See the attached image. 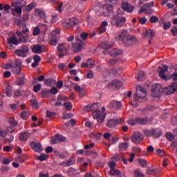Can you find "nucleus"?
<instances>
[{"instance_id": "f257e3e1", "label": "nucleus", "mask_w": 177, "mask_h": 177, "mask_svg": "<svg viewBox=\"0 0 177 177\" xmlns=\"http://www.w3.org/2000/svg\"><path fill=\"white\" fill-rule=\"evenodd\" d=\"M115 38L116 41H122L126 46H131V45L138 42V39L135 36L128 34L125 30H122L118 33Z\"/></svg>"}, {"instance_id": "f03ea898", "label": "nucleus", "mask_w": 177, "mask_h": 177, "mask_svg": "<svg viewBox=\"0 0 177 177\" xmlns=\"http://www.w3.org/2000/svg\"><path fill=\"white\" fill-rule=\"evenodd\" d=\"M123 15L124 12L118 10L116 15L111 17L110 23L113 27H117L118 28L124 27V25L127 23V17H123Z\"/></svg>"}, {"instance_id": "7ed1b4c3", "label": "nucleus", "mask_w": 177, "mask_h": 177, "mask_svg": "<svg viewBox=\"0 0 177 177\" xmlns=\"http://www.w3.org/2000/svg\"><path fill=\"white\" fill-rule=\"evenodd\" d=\"M79 24L80 21H78V19L73 17L68 21L62 22V26L63 28L73 30L74 27H76Z\"/></svg>"}, {"instance_id": "20e7f679", "label": "nucleus", "mask_w": 177, "mask_h": 177, "mask_svg": "<svg viewBox=\"0 0 177 177\" xmlns=\"http://www.w3.org/2000/svg\"><path fill=\"white\" fill-rule=\"evenodd\" d=\"M146 90L141 86H138L136 87V94H134L133 97L137 100V102H140V99L146 97Z\"/></svg>"}, {"instance_id": "39448f33", "label": "nucleus", "mask_w": 177, "mask_h": 177, "mask_svg": "<svg viewBox=\"0 0 177 177\" xmlns=\"http://www.w3.org/2000/svg\"><path fill=\"white\" fill-rule=\"evenodd\" d=\"M28 52H30V49L28 48V46L26 45L21 46L19 49L15 50V53L18 57H27Z\"/></svg>"}, {"instance_id": "423d86ee", "label": "nucleus", "mask_w": 177, "mask_h": 177, "mask_svg": "<svg viewBox=\"0 0 177 177\" xmlns=\"http://www.w3.org/2000/svg\"><path fill=\"white\" fill-rule=\"evenodd\" d=\"M85 45V41L79 39L76 43L72 44V51L75 53H80L84 49Z\"/></svg>"}, {"instance_id": "0eeeda50", "label": "nucleus", "mask_w": 177, "mask_h": 177, "mask_svg": "<svg viewBox=\"0 0 177 177\" xmlns=\"http://www.w3.org/2000/svg\"><path fill=\"white\" fill-rule=\"evenodd\" d=\"M109 165L110 167V170L109 172V175L111 176H114L115 175L118 177H122L121 176V171L120 170L115 169V162L114 161H111L109 163Z\"/></svg>"}, {"instance_id": "6e6552de", "label": "nucleus", "mask_w": 177, "mask_h": 177, "mask_svg": "<svg viewBox=\"0 0 177 177\" xmlns=\"http://www.w3.org/2000/svg\"><path fill=\"white\" fill-rule=\"evenodd\" d=\"M165 91V89L162 88V86L160 84H156L151 87V93L153 96H158L160 93Z\"/></svg>"}, {"instance_id": "1a4fd4ad", "label": "nucleus", "mask_w": 177, "mask_h": 177, "mask_svg": "<svg viewBox=\"0 0 177 177\" xmlns=\"http://www.w3.org/2000/svg\"><path fill=\"white\" fill-rule=\"evenodd\" d=\"M27 21H28V15H24L17 19V26L20 28H26Z\"/></svg>"}, {"instance_id": "9d476101", "label": "nucleus", "mask_w": 177, "mask_h": 177, "mask_svg": "<svg viewBox=\"0 0 177 177\" xmlns=\"http://www.w3.org/2000/svg\"><path fill=\"white\" fill-rule=\"evenodd\" d=\"M118 124H124V119H111L107 122L106 125L108 128H114L115 127H117Z\"/></svg>"}, {"instance_id": "9b49d317", "label": "nucleus", "mask_w": 177, "mask_h": 177, "mask_svg": "<svg viewBox=\"0 0 177 177\" xmlns=\"http://www.w3.org/2000/svg\"><path fill=\"white\" fill-rule=\"evenodd\" d=\"M11 71L13 74H17L19 75L21 73V62L16 61L11 68Z\"/></svg>"}, {"instance_id": "f8f14e48", "label": "nucleus", "mask_w": 177, "mask_h": 177, "mask_svg": "<svg viewBox=\"0 0 177 177\" xmlns=\"http://www.w3.org/2000/svg\"><path fill=\"white\" fill-rule=\"evenodd\" d=\"M19 44L20 42H19L17 38L15 36H12L8 39L7 48H9V49H15L13 45L17 46V45Z\"/></svg>"}, {"instance_id": "ddd939ff", "label": "nucleus", "mask_w": 177, "mask_h": 177, "mask_svg": "<svg viewBox=\"0 0 177 177\" xmlns=\"http://www.w3.org/2000/svg\"><path fill=\"white\" fill-rule=\"evenodd\" d=\"M114 11H113V6L108 4L103 8V15L104 17H110L113 16Z\"/></svg>"}, {"instance_id": "4468645a", "label": "nucleus", "mask_w": 177, "mask_h": 177, "mask_svg": "<svg viewBox=\"0 0 177 177\" xmlns=\"http://www.w3.org/2000/svg\"><path fill=\"white\" fill-rule=\"evenodd\" d=\"M177 91V82L172 83L170 86L165 88V92L166 95H172Z\"/></svg>"}, {"instance_id": "2eb2a0df", "label": "nucleus", "mask_w": 177, "mask_h": 177, "mask_svg": "<svg viewBox=\"0 0 177 177\" xmlns=\"http://www.w3.org/2000/svg\"><path fill=\"white\" fill-rule=\"evenodd\" d=\"M158 71L159 77L162 78V80H164V81H167V80H168V77L166 76L165 73L168 71V66L163 65L162 67L159 66Z\"/></svg>"}, {"instance_id": "dca6fc26", "label": "nucleus", "mask_w": 177, "mask_h": 177, "mask_svg": "<svg viewBox=\"0 0 177 177\" xmlns=\"http://www.w3.org/2000/svg\"><path fill=\"white\" fill-rule=\"evenodd\" d=\"M66 140V137L62 136L60 134L55 135L52 137L50 143L51 145H56L57 143H60L62 142H64Z\"/></svg>"}, {"instance_id": "f3484780", "label": "nucleus", "mask_w": 177, "mask_h": 177, "mask_svg": "<svg viewBox=\"0 0 177 177\" xmlns=\"http://www.w3.org/2000/svg\"><path fill=\"white\" fill-rule=\"evenodd\" d=\"M132 142L136 143V145H140V142L143 140V135L140 133H134L131 138Z\"/></svg>"}, {"instance_id": "a211bd4d", "label": "nucleus", "mask_w": 177, "mask_h": 177, "mask_svg": "<svg viewBox=\"0 0 177 177\" xmlns=\"http://www.w3.org/2000/svg\"><path fill=\"white\" fill-rule=\"evenodd\" d=\"M154 35H156V32L154 30L151 29L146 30L144 33H142V36L146 38V37H148V41L149 42H151L153 41V38H154Z\"/></svg>"}, {"instance_id": "6ab92c4d", "label": "nucleus", "mask_w": 177, "mask_h": 177, "mask_svg": "<svg viewBox=\"0 0 177 177\" xmlns=\"http://www.w3.org/2000/svg\"><path fill=\"white\" fill-rule=\"evenodd\" d=\"M122 86V82L118 80H113L111 83L108 84V87L109 89H113V88H115V89H120Z\"/></svg>"}, {"instance_id": "aec40b11", "label": "nucleus", "mask_w": 177, "mask_h": 177, "mask_svg": "<svg viewBox=\"0 0 177 177\" xmlns=\"http://www.w3.org/2000/svg\"><path fill=\"white\" fill-rule=\"evenodd\" d=\"M59 57H64L67 55V48L64 46V44H59L57 45Z\"/></svg>"}, {"instance_id": "412c9836", "label": "nucleus", "mask_w": 177, "mask_h": 177, "mask_svg": "<svg viewBox=\"0 0 177 177\" xmlns=\"http://www.w3.org/2000/svg\"><path fill=\"white\" fill-rule=\"evenodd\" d=\"M74 90L78 92L80 97H84L86 95V90L84 87L76 85L74 86Z\"/></svg>"}, {"instance_id": "4be33fe9", "label": "nucleus", "mask_w": 177, "mask_h": 177, "mask_svg": "<svg viewBox=\"0 0 177 177\" xmlns=\"http://www.w3.org/2000/svg\"><path fill=\"white\" fill-rule=\"evenodd\" d=\"M30 146L34 150V151H37V153H41L42 151V145H41V142H31Z\"/></svg>"}, {"instance_id": "5701e85b", "label": "nucleus", "mask_w": 177, "mask_h": 177, "mask_svg": "<svg viewBox=\"0 0 177 177\" xmlns=\"http://www.w3.org/2000/svg\"><path fill=\"white\" fill-rule=\"evenodd\" d=\"M75 157H71L69 160L61 162L60 165L62 167H71V165L75 164Z\"/></svg>"}, {"instance_id": "b1692460", "label": "nucleus", "mask_w": 177, "mask_h": 177, "mask_svg": "<svg viewBox=\"0 0 177 177\" xmlns=\"http://www.w3.org/2000/svg\"><path fill=\"white\" fill-rule=\"evenodd\" d=\"M12 6H14V8H24L26 6V1L14 0L12 3Z\"/></svg>"}, {"instance_id": "393cba45", "label": "nucleus", "mask_w": 177, "mask_h": 177, "mask_svg": "<svg viewBox=\"0 0 177 177\" xmlns=\"http://www.w3.org/2000/svg\"><path fill=\"white\" fill-rule=\"evenodd\" d=\"M122 8L125 12H128V13H132V11L135 10L133 6L127 2L122 4Z\"/></svg>"}, {"instance_id": "a878e982", "label": "nucleus", "mask_w": 177, "mask_h": 177, "mask_svg": "<svg viewBox=\"0 0 177 177\" xmlns=\"http://www.w3.org/2000/svg\"><path fill=\"white\" fill-rule=\"evenodd\" d=\"M123 51L122 49H118V48H113V50H110L109 52V55L110 56H120V55H122Z\"/></svg>"}, {"instance_id": "bb28decb", "label": "nucleus", "mask_w": 177, "mask_h": 177, "mask_svg": "<svg viewBox=\"0 0 177 177\" xmlns=\"http://www.w3.org/2000/svg\"><path fill=\"white\" fill-rule=\"evenodd\" d=\"M30 136H31V133L29 132H23L19 136V140L21 142H26V140H28Z\"/></svg>"}, {"instance_id": "cd10ccee", "label": "nucleus", "mask_w": 177, "mask_h": 177, "mask_svg": "<svg viewBox=\"0 0 177 177\" xmlns=\"http://www.w3.org/2000/svg\"><path fill=\"white\" fill-rule=\"evenodd\" d=\"M122 104L118 101H112L109 104V109H120Z\"/></svg>"}, {"instance_id": "c85d7f7f", "label": "nucleus", "mask_w": 177, "mask_h": 177, "mask_svg": "<svg viewBox=\"0 0 177 177\" xmlns=\"http://www.w3.org/2000/svg\"><path fill=\"white\" fill-rule=\"evenodd\" d=\"M16 34L19 37L18 42H27V36H26V35L23 34V32L20 31H17Z\"/></svg>"}, {"instance_id": "c756f323", "label": "nucleus", "mask_w": 177, "mask_h": 177, "mask_svg": "<svg viewBox=\"0 0 177 177\" xmlns=\"http://www.w3.org/2000/svg\"><path fill=\"white\" fill-rule=\"evenodd\" d=\"M100 46V48H102V49H104V50H109V49H111L113 45L111 44V43L109 41H104L101 43Z\"/></svg>"}, {"instance_id": "7c9ffc66", "label": "nucleus", "mask_w": 177, "mask_h": 177, "mask_svg": "<svg viewBox=\"0 0 177 177\" xmlns=\"http://www.w3.org/2000/svg\"><path fill=\"white\" fill-rule=\"evenodd\" d=\"M151 135L153 138H160L161 136V130L160 129H151Z\"/></svg>"}, {"instance_id": "2f4dec72", "label": "nucleus", "mask_w": 177, "mask_h": 177, "mask_svg": "<svg viewBox=\"0 0 177 177\" xmlns=\"http://www.w3.org/2000/svg\"><path fill=\"white\" fill-rule=\"evenodd\" d=\"M33 53L41 54L42 53V46L39 44L34 45L32 49Z\"/></svg>"}, {"instance_id": "473e14b6", "label": "nucleus", "mask_w": 177, "mask_h": 177, "mask_svg": "<svg viewBox=\"0 0 177 177\" xmlns=\"http://www.w3.org/2000/svg\"><path fill=\"white\" fill-rule=\"evenodd\" d=\"M129 144L128 142H121L118 145L120 151H125L128 149Z\"/></svg>"}, {"instance_id": "72a5a7b5", "label": "nucleus", "mask_w": 177, "mask_h": 177, "mask_svg": "<svg viewBox=\"0 0 177 177\" xmlns=\"http://www.w3.org/2000/svg\"><path fill=\"white\" fill-rule=\"evenodd\" d=\"M100 104V103L93 104L91 105H86L84 108V110L86 111H92L93 110H95L96 109V106H99Z\"/></svg>"}, {"instance_id": "f704fd0d", "label": "nucleus", "mask_w": 177, "mask_h": 177, "mask_svg": "<svg viewBox=\"0 0 177 177\" xmlns=\"http://www.w3.org/2000/svg\"><path fill=\"white\" fill-rule=\"evenodd\" d=\"M136 78L138 81H143L146 77L145 75V72L143 71H138V73L136 75Z\"/></svg>"}, {"instance_id": "c9c22d12", "label": "nucleus", "mask_w": 177, "mask_h": 177, "mask_svg": "<svg viewBox=\"0 0 177 177\" xmlns=\"http://www.w3.org/2000/svg\"><path fill=\"white\" fill-rule=\"evenodd\" d=\"M6 95L8 97H12V86L7 84L6 86Z\"/></svg>"}, {"instance_id": "e433bc0d", "label": "nucleus", "mask_w": 177, "mask_h": 177, "mask_svg": "<svg viewBox=\"0 0 177 177\" xmlns=\"http://www.w3.org/2000/svg\"><path fill=\"white\" fill-rule=\"evenodd\" d=\"M30 104L32 109H35L36 110L39 109V104H38V101H37V99L35 98L30 100Z\"/></svg>"}, {"instance_id": "4c0bfd02", "label": "nucleus", "mask_w": 177, "mask_h": 177, "mask_svg": "<svg viewBox=\"0 0 177 177\" xmlns=\"http://www.w3.org/2000/svg\"><path fill=\"white\" fill-rule=\"evenodd\" d=\"M35 8H37V3L35 2H32L26 6V10L27 12H31V10Z\"/></svg>"}, {"instance_id": "58836bf2", "label": "nucleus", "mask_w": 177, "mask_h": 177, "mask_svg": "<svg viewBox=\"0 0 177 177\" xmlns=\"http://www.w3.org/2000/svg\"><path fill=\"white\" fill-rule=\"evenodd\" d=\"M24 82H26V77H19L17 79L16 84L19 86H21L22 85H24Z\"/></svg>"}, {"instance_id": "ea45409f", "label": "nucleus", "mask_w": 177, "mask_h": 177, "mask_svg": "<svg viewBox=\"0 0 177 177\" xmlns=\"http://www.w3.org/2000/svg\"><path fill=\"white\" fill-rule=\"evenodd\" d=\"M158 171V169H153V167H148L147 174L148 175H156V173Z\"/></svg>"}, {"instance_id": "a19ab883", "label": "nucleus", "mask_w": 177, "mask_h": 177, "mask_svg": "<svg viewBox=\"0 0 177 177\" xmlns=\"http://www.w3.org/2000/svg\"><path fill=\"white\" fill-rule=\"evenodd\" d=\"M137 120L138 124H140V125H146V124H147V121H149V120L146 118H137Z\"/></svg>"}, {"instance_id": "79ce46f5", "label": "nucleus", "mask_w": 177, "mask_h": 177, "mask_svg": "<svg viewBox=\"0 0 177 177\" xmlns=\"http://www.w3.org/2000/svg\"><path fill=\"white\" fill-rule=\"evenodd\" d=\"M30 117V111H24L21 113V118L22 120H28V118Z\"/></svg>"}, {"instance_id": "37998d69", "label": "nucleus", "mask_w": 177, "mask_h": 177, "mask_svg": "<svg viewBox=\"0 0 177 177\" xmlns=\"http://www.w3.org/2000/svg\"><path fill=\"white\" fill-rule=\"evenodd\" d=\"M39 27L41 31H42V32H44V34H45V32H46L48 31V25H46V24H39Z\"/></svg>"}, {"instance_id": "c03bdc74", "label": "nucleus", "mask_w": 177, "mask_h": 177, "mask_svg": "<svg viewBox=\"0 0 177 177\" xmlns=\"http://www.w3.org/2000/svg\"><path fill=\"white\" fill-rule=\"evenodd\" d=\"M15 140V136L12 134L8 135L6 138H5V142L6 143H12Z\"/></svg>"}, {"instance_id": "a18cd8bd", "label": "nucleus", "mask_w": 177, "mask_h": 177, "mask_svg": "<svg viewBox=\"0 0 177 177\" xmlns=\"http://www.w3.org/2000/svg\"><path fill=\"white\" fill-rule=\"evenodd\" d=\"M117 63H118V59L112 58L109 61L108 64L110 66V67H113V66H115Z\"/></svg>"}, {"instance_id": "49530a36", "label": "nucleus", "mask_w": 177, "mask_h": 177, "mask_svg": "<svg viewBox=\"0 0 177 177\" xmlns=\"http://www.w3.org/2000/svg\"><path fill=\"white\" fill-rule=\"evenodd\" d=\"M111 75V69L108 68L106 69L104 72H102V77L104 78H107V77Z\"/></svg>"}, {"instance_id": "de8ad7c7", "label": "nucleus", "mask_w": 177, "mask_h": 177, "mask_svg": "<svg viewBox=\"0 0 177 177\" xmlns=\"http://www.w3.org/2000/svg\"><path fill=\"white\" fill-rule=\"evenodd\" d=\"M50 44L53 46H56L57 45V38L56 36H53L50 40Z\"/></svg>"}, {"instance_id": "09e8293b", "label": "nucleus", "mask_w": 177, "mask_h": 177, "mask_svg": "<svg viewBox=\"0 0 177 177\" xmlns=\"http://www.w3.org/2000/svg\"><path fill=\"white\" fill-rule=\"evenodd\" d=\"M88 37H89V34L88 32H83L80 34V38L82 39V41H84V42L86 41Z\"/></svg>"}, {"instance_id": "8fccbe9b", "label": "nucleus", "mask_w": 177, "mask_h": 177, "mask_svg": "<svg viewBox=\"0 0 177 177\" xmlns=\"http://www.w3.org/2000/svg\"><path fill=\"white\" fill-rule=\"evenodd\" d=\"M50 96V92L48 90L41 91V97H49Z\"/></svg>"}, {"instance_id": "3c124183", "label": "nucleus", "mask_w": 177, "mask_h": 177, "mask_svg": "<svg viewBox=\"0 0 177 177\" xmlns=\"http://www.w3.org/2000/svg\"><path fill=\"white\" fill-rule=\"evenodd\" d=\"M13 65V63H10V64H3L1 65L2 68H3L4 70H10V68H12Z\"/></svg>"}, {"instance_id": "603ef678", "label": "nucleus", "mask_w": 177, "mask_h": 177, "mask_svg": "<svg viewBox=\"0 0 177 177\" xmlns=\"http://www.w3.org/2000/svg\"><path fill=\"white\" fill-rule=\"evenodd\" d=\"M35 12L37 13H38L39 17L41 19H45V12H44L43 11H41V10H39V8H36L35 9Z\"/></svg>"}, {"instance_id": "864d4df0", "label": "nucleus", "mask_w": 177, "mask_h": 177, "mask_svg": "<svg viewBox=\"0 0 177 177\" xmlns=\"http://www.w3.org/2000/svg\"><path fill=\"white\" fill-rule=\"evenodd\" d=\"M158 20L159 19L158 18L157 16L153 15L152 17H150L149 22L152 24H156V23H158Z\"/></svg>"}, {"instance_id": "5fc2aeb1", "label": "nucleus", "mask_w": 177, "mask_h": 177, "mask_svg": "<svg viewBox=\"0 0 177 177\" xmlns=\"http://www.w3.org/2000/svg\"><path fill=\"white\" fill-rule=\"evenodd\" d=\"M107 29L103 26H100V28L97 29V35H100L102 34H103V32H106V30Z\"/></svg>"}, {"instance_id": "6e6d98bb", "label": "nucleus", "mask_w": 177, "mask_h": 177, "mask_svg": "<svg viewBox=\"0 0 177 177\" xmlns=\"http://www.w3.org/2000/svg\"><path fill=\"white\" fill-rule=\"evenodd\" d=\"M64 106L66 107V110L67 111H71V109H73V105L71 102H65L64 104Z\"/></svg>"}, {"instance_id": "4d7b16f0", "label": "nucleus", "mask_w": 177, "mask_h": 177, "mask_svg": "<svg viewBox=\"0 0 177 177\" xmlns=\"http://www.w3.org/2000/svg\"><path fill=\"white\" fill-rule=\"evenodd\" d=\"M8 122L9 124H11V125H12V127H17V125H18L19 122H17V121H16V120H15V118H11L8 120Z\"/></svg>"}, {"instance_id": "13d9d810", "label": "nucleus", "mask_w": 177, "mask_h": 177, "mask_svg": "<svg viewBox=\"0 0 177 177\" xmlns=\"http://www.w3.org/2000/svg\"><path fill=\"white\" fill-rule=\"evenodd\" d=\"M139 165L142 167L145 168L147 165V162H146V160L144 159H140L138 160Z\"/></svg>"}, {"instance_id": "bf43d9fd", "label": "nucleus", "mask_w": 177, "mask_h": 177, "mask_svg": "<svg viewBox=\"0 0 177 177\" xmlns=\"http://www.w3.org/2000/svg\"><path fill=\"white\" fill-rule=\"evenodd\" d=\"M100 116V110H97V111H94L93 112V118H95V120L99 118Z\"/></svg>"}, {"instance_id": "052dcab7", "label": "nucleus", "mask_w": 177, "mask_h": 177, "mask_svg": "<svg viewBox=\"0 0 177 177\" xmlns=\"http://www.w3.org/2000/svg\"><path fill=\"white\" fill-rule=\"evenodd\" d=\"M156 153L160 157H164V156H165V151L161 149H156Z\"/></svg>"}, {"instance_id": "680f3d73", "label": "nucleus", "mask_w": 177, "mask_h": 177, "mask_svg": "<svg viewBox=\"0 0 177 177\" xmlns=\"http://www.w3.org/2000/svg\"><path fill=\"white\" fill-rule=\"evenodd\" d=\"M33 91L35 93H37V92H39V91H41V84H37V85H35L33 86Z\"/></svg>"}, {"instance_id": "e2e57ef3", "label": "nucleus", "mask_w": 177, "mask_h": 177, "mask_svg": "<svg viewBox=\"0 0 177 177\" xmlns=\"http://www.w3.org/2000/svg\"><path fill=\"white\" fill-rule=\"evenodd\" d=\"M22 95L23 93L19 89L15 90L14 92V96H15V97H20Z\"/></svg>"}, {"instance_id": "0e129e2a", "label": "nucleus", "mask_w": 177, "mask_h": 177, "mask_svg": "<svg viewBox=\"0 0 177 177\" xmlns=\"http://www.w3.org/2000/svg\"><path fill=\"white\" fill-rule=\"evenodd\" d=\"M166 138L168 139V140H169V142H172V140L175 139V137H174V135L171 133H167Z\"/></svg>"}, {"instance_id": "69168bd1", "label": "nucleus", "mask_w": 177, "mask_h": 177, "mask_svg": "<svg viewBox=\"0 0 177 177\" xmlns=\"http://www.w3.org/2000/svg\"><path fill=\"white\" fill-rule=\"evenodd\" d=\"M128 122L130 125H138V118L136 119H131L130 120H129Z\"/></svg>"}, {"instance_id": "338daca9", "label": "nucleus", "mask_w": 177, "mask_h": 177, "mask_svg": "<svg viewBox=\"0 0 177 177\" xmlns=\"http://www.w3.org/2000/svg\"><path fill=\"white\" fill-rule=\"evenodd\" d=\"M134 176L135 177H145V175L140 172L139 170L134 171Z\"/></svg>"}, {"instance_id": "774afa93", "label": "nucleus", "mask_w": 177, "mask_h": 177, "mask_svg": "<svg viewBox=\"0 0 177 177\" xmlns=\"http://www.w3.org/2000/svg\"><path fill=\"white\" fill-rule=\"evenodd\" d=\"M171 32L173 37H176V35H177V26H174L171 29Z\"/></svg>"}]
</instances>
